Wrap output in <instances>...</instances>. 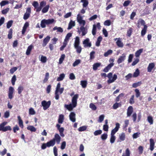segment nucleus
Masks as SVG:
<instances>
[{
  "label": "nucleus",
  "mask_w": 156,
  "mask_h": 156,
  "mask_svg": "<svg viewBox=\"0 0 156 156\" xmlns=\"http://www.w3.org/2000/svg\"><path fill=\"white\" fill-rule=\"evenodd\" d=\"M79 97L77 94L74 95L72 100V104L69 105H65V107L67 108L69 111H71L73 110V108H75L77 105V100Z\"/></svg>",
  "instance_id": "1"
},
{
  "label": "nucleus",
  "mask_w": 156,
  "mask_h": 156,
  "mask_svg": "<svg viewBox=\"0 0 156 156\" xmlns=\"http://www.w3.org/2000/svg\"><path fill=\"white\" fill-rule=\"evenodd\" d=\"M80 39L78 36L74 38V41L73 44L74 48L76 49V51L78 53H80L82 51V48L80 45Z\"/></svg>",
  "instance_id": "2"
},
{
  "label": "nucleus",
  "mask_w": 156,
  "mask_h": 156,
  "mask_svg": "<svg viewBox=\"0 0 156 156\" xmlns=\"http://www.w3.org/2000/svg\"><path fill=\"white\" fill-rule=\"evenodd\" d=\"M61 84L60 83H58L55 92V99L56 100H58L59 98V95L58 93L60 94H62L64 90V88H60Z\"/></svg>",
  "instance_id": "3"
},
{
  "label": "nucleus",
  "mask_w": 156,
  "mask_h": 156,
  "mask_svg": "<svg viewBox=\"0 0 156 156\" xmlns=\"http://www.w3.org/2000/svg\"><path fill=\"white\" fill-rule=\"evenodd\" d=\"M107 77L108 78V80L107 81L108 84L114 82L117 78V76L116 74H114L112 76V73H108L107 75Z\"/></svg>",
  "instance_id": "4"
},
{
  "label": "nucleus",
  "mask_w": 156,
  "mask_h": 156,
  "mask_svg": "<svg viewBox=\"0 0 156 156\" xmlns=\"http://www.w3.org/2000/svg\"><path fill=\"white\" fill-rule=\"evenodd\" d=\"M54 21V19H44L41 22V26L42 28H44L46 27V25H49L52 23Z\"/></svg>",
  "instance_id": "5"
},
{
  "label": "nucleus",
  "mask_w": 156,
  "mask_h": 156,
  "mask_svg": "<svg viewBox=\"0 0 156 156\" xmlns=\"http://www.w3.org/2000/svg\"><path fill=\"white\" fill-rule=\"evenodd\" d=\"M83 16L80 13L77 16V21L81 26H83L86 24V21L83 19Z\"/></svg>",
  "instance_id": "6"
},
{
  "label": "nucleus",
  "mask_w": 156,
  "mask_h": 156,
  "mask_svg": "<svg viewBox=\"0 0 156 156\" xmlns=\"http://www.w3.org/2000/svg\"><path fill=\"white\" fill-rule=\"evenodd\" d=\"M41 104L42 106L43 107V109L45 110L50 107L51 102L50 101H43L41 102Z\"/></svg>",
  "instance_id": "7"
},
{
  "label": "nucleus",
  "mask_w": 156,
  "mask_h": 156,
  "mask_svg": "<svg viewBox=\"0 0 156 156\" xmlns=\"http://www.w3.org/2000/svg\"><path fill=\"white\" fill-rule=\"evenodd\" d=\"M83 44L84 48L90 47L91 46V43L90 41L89 38H87L83 42Z\"/></svg>",
  "instance_id": "8"
},
{
  "label": "nucleus",
  "mask_w": 156,
  "mask_h": 156,
  "mask_svg": "<svg viewBox=\"0 0 156 156\" xmlns=\"http://www.w3.org/2000/svg\"><path fill=\"white\" fill-rule=\"evenodd\" d=\"M114 40L116 41V43L118 47L121 48L123 47L124 44L122 42L121 38H115L114 39Z\"/></svg>",
  "instance_id": "9"
},
{
  "label": "nucleus",
  "mask_w": 156,
  "mask_h": 156,
  "mask_svg": "<svg viewBox=\"0 0 156 156\" xmlns=\"http://www.w3.org/2000/svg\"><path fill=\"white\" fill-rule=\"evenodd\" d=\"M31 13V8L30 7L27 8L26 11L23 16V19L25 20L27 19L29 17Z\"/></svg>",
  "instance_id": "10"
},
{
  "label": "nucleus",
  "mask_w": 156,
  "mask_h": 156,
  "mask_svg": "<svg viewBox=\"0 0 156 156\" xmlns=\"http://www.w3.org/2000/svg\"><path fill=\"white\" fill-rule=\"evenodd\" d=\"M126 54L125 53H123L121 56H120L117 61L118 64H120L123 62L126 59Z\"/></svg>",
  "instance_id": "11"
},
{
  "label": "nucleus",
  "mask_w": 156,
  "mask_h": 156,
  "mask_svg": "<svg viewBox=\"0 0 156 156\" xmlns=\"http://www.w3.org/2000/svg\"><path fill=\"white\" fill-rule=\"evenodd\" d=\"M115 125V127L112 130L111 135H115V133L118 131L119 128L120 124L119 123H116Z\"/></svg>",
  "instance_id": "12"
},
{
  "label": "nucleus",
  "mask_w": 156,
  "mask_h": 156,
  "mask_svg": "<svg viewBox=\"0 0 156 156\" xmlns=\"http://www.w3.org/2000/svg\"><path fill=\"white\" fill-rule=\"evenodd\" d=\"M57 129L58 130L59 132L60 135L62 137H64L65 135L63 133L64 129L63 127H61L60 125L58 124H57L56 125Z\"/></svg>",
  "instance_id": "13"
},
{
  "label": "nucleus",
  "mask_w": 156,
  "mask_h": 156,
  "mask_svg": "<svg viewBox=\"0 0 156 156\" xmlns=\"http://www.w3.org/2000/svg\"><path fill=\"white\" fill-rule=\"evenodd\" d=\"M14 89L12 87H10L8 91V97L9 99H12L13 97V94L14 92Z\"/></svg>",
  "instance_id": "14"
},
{
  "label": "nucleus",
  "mask_w": 156,
  "mask_h": 156,
  "mask_svg": "<svg viewBox=\"0 0 156 156\" xmlns=\"http://www.w3.org/2000/svg\"><path fill=\"white\" fill-rule=\"evenodd\" d=\"M52 139L54 140L55 142H56L57 144H59L60 142L61 138L58 134L56 133L55 135L54 138Z\"/></svg>",
  "instance_id": "15"
},
{
  "label": "nucleus",
  "mask_w": 156,
  "mask_h": 156,
  "mask_svg": "<svg viewBox=\"0 0 156 156\" xmlns=\"http://www.w3.org/2000/svg\"><path fill=\"white\" fill-rule=\"evenodd\" d=\"M155 64L154 63H151L149 64L147 68V71L148 72H151L152 69L155 67Z\"/></svg>",
  "instance_id": "16"
},
{
  "label": "nucleus",
  "mask_w": 156,
  "mask_h": 156,
  "mask_svg": "<svg viewBox=\"0 0 156 156\" xmlns=\"http://www.w3.org/2000/svg\"><path fill=\"white\" fill-rule=\"evenodd\" d=\"M75 115V114L73 112H71L69 115L70 119L73 122L76 121Z\"/></svg>",
  "instance_id": "17"
},
{
  "label": "nucleus",
  "mask_w": 156,
  "mask_h": 156,
  "mask_svg": "<svg viewBox=\"0 0 156 156\" xmlns=\"http://www.w3.org/2000/svg\"><path fill=\"white\" fill-rule=\"evenodd\" d=\"M114 65L113 63H111L103 69V71L105 72H107Z\"/></svg>",
  "instance_id": "18"
},
{
  "label": "nucleus",
  "mask_w": 156,
  "mask_h": 156,
  "mask_svg": "<svg viewBox=\"0 0 156 156\" xmlns=\"http://www.w3.org/2000/svg\"><path fill=\"white\" fill-rule=\"evenodd\" d=\"M150 150L152 151L154 149V140L152 139H150Z\"/></svg>",
  "instance_id": "19"
},
{
  "label": "nucleus",
  "mask_w": 156,
  "mask_h": 156,
  "mask_svg": "<svg viewBox=\"0 0 156 156\" xmlns=\"http://www.w3.org/2000/svg\"><path fill=\"white\" fill-rule=\"evenodd\" d=\"M80 30L82 33V35L83 36H84L87 33V30L84 27L81 26Z\"/></svg>",
  "instance_id": "20"
},
{
  "label": "nucleus",
  "mask_w": 156,
  "mask_h": 156,
  "mask_svg": "<svg viewBox=\"0 0 156 156\" xmlns=\"http://www.w3.org/2000/svg\"><path fill=\"white\" fill-rule=\"evenodd\" d=\"M133 112V108L132 106H130L128 108L127 111V116L129 117L131 115Z\"/></svg>",
  "instance_id": "21"
},
{
  "label": "nucleus",
  "mask_w": 156,
  "mask_h": 156,
  "mask_svg": "<svg viewBox=\"0 0 156 156\" xmlns=\"http://www.w3.org/2000/svg\"><path fill=\"white\" fill-rule=\"evenodd\" d=\"M47 146L48 147H52L54 146L55 144V143L54 141V140H53V139H52L49 141L47 142Z\"/></svg>",
  "instance_id": "22"
},
{
  "label": "nucleus",
  "mask_w": 156,
  "mask_h": 156,
  "mask_svg": "<svg viewBox=\"0 0 156 156\" xmlns=\"http://www.w3.org/2000/svg\"><path fill=\"white\" fill-rule=\"evenodd\" d=\"M50 37L49 36H47L45 38L43 42V46H45L48 43L50 39Z\"/></svg>",
  "instance_id": "23"
},
{
  "label": "nucleus",
  "mask_w": 156,
  "mask_h": 156,
  "mask_svg": "<svg viewBox=\"0 0 156 156\" xmlns=\"http://www.w3.org/2000/svg\"><path fill=\"white\" fill-rule=\"evenodd\" d=\"M72 34L71 33H68L66 36L64 42L68 43L70 38L72 36Z\"/></svg>",
  "instance_id": "24"
},
{
  "label": "nucleus",
  "mask_w": 156,
  "mask_h": 156,
  "mask_svg": "<svg viewBox=\"0 0 156 156\" xmlns=\"http://www.w3.org/2000/svg\"><path fill=\"white\" fill-rule=\"evenodd\" d=\"M64 119V116L62 114L59 115L58 119V122L59 123L62 124Z\"/></svg>",
  "instance_id": "25"
},
{
  "label": "nucleus",
  "mask_w": 156,
  "mask_h": 156,
  "mask_svg": "<svg viewBox=\"0 0 156 156\" xmlns=\"http://www.w3.org/2000/svg\"><path fill=\"white\" fill-rule=\"evenodd\" d=\"M29 25V23L28 22H26L24 24L23 29L22 30V34H23Z\"/></svg>",
  "instance_id": "26"
},
{
  "label": "nucleus",
  "mask_w": 156,
  "mask_h": 156,
  "mask_svg": "<svg viewBox=\"0 0 156 156\" xmlns=\"http://www.w3.org/2000/svg\"><path fill=\"white\" fill-rule=\"evenodd\" d=\"M27 129L31 132H35L36 131V128L32 126H29L27 127Z\"/></svg>",
  "instance_id": "27"
},
{
  "label": "nucleus",
  "mask_w": 156,
  "mask_h": 156,
  "mask_svg": "<svg viewBox=\"0 0 156 156\" xmlns=\"http://www.w3.org/2000/svg\"><path fill=\"white\" fill-rule=\"evenodd\" d=\"M138 28H140L139 25L141 24L142 25H143L144 27V26H146L145 24V21L142 19H140L138 21Z\"/></svg>",
  "instance_id": "28"
},
{
  "label": "nucleus",
  "mask_w": 156,
  "mask_h": 156,
  "mask_svg": "<svg viewBox=\"0 0 156 156\" xmlns=\"http://www.w3.org/2000/svg\"><path fill=\"white\" fill-rule=\"evenodd\" d=\"M33 47V46L32 45H30L28 47L26 52V54L27 55H29L30 54V52L32 49Z\"/></svg>",
  "instance_id": "29"
},
{
  "label": "nucleus",
  "mask_w": 156,
  "mask_h": 156,
  "mask_svg": "<svg viewBox=\"0 0 156 156\" xmlns=\"http://www.w3.org/2000/svg\"><path fill=\"white\" fill-rule=\"evenodd\" d=\"M143 51V49H140L137 50L135 53V56L136 57H139Z\"/></svg>",
  "instance_id": "30"
},
{
  "label": "nucleus",
  "mask_w": 156,
  "mask_h": 156,
  "mask_svg": "<svg viewBox=\"0 0 156 156\" xmlns=\"http://www.w3.org/2000/svg\"><path fill=\"white\" fill-rule=\"evenodd\" d=\"M65 75L64 73H62L60 74L59 77H58L57 79V81H62L64 78Z\"/></svg>",
  "instance_id": "31"
},
{
  "label": "nucleus",
  "mask_w": 156,
  "mask_h": 156,
  "mask_svg": "<svg viewBox=\"0 0 156 156\" xmlns=\"http://www.w3.org/2000/svg\"><path fill=\"white\" fill-rule=\"evenodd\" d=\"M102 39L101 36H99L97 39V41L96 42L95 45L97 46L98 47L100 45V43Z\"/></svg>",
  "instance_id": "32"
},
{
  "label": "nucleus",
  "mask_w": 156,
  "mask_h": 156,
  "mask_svg": "<svg viewBox=\"0 0 156 156\" xmlns=\"http://www.w3.org/2000/svg\"><path fill=\"white\" fill-rule=\"evenodd\" d=\"M147 26H144L143 29L141 31V35L143 36L146 33L147 29Z\"/></svg>",
  "instance_id": "33"
},
{
  "label": "nucleus",
  "mask_w": 156,
  "mask_h": 156,
  "mask_svg": "<svg viewBox=\"0 0 156 156\" xmlns=\"http://www.w3.org/2000/svg\"><path fill=\"white\" fill-rule=\"evenodd\" d=\"M19 121V124L21 128H23V122L22 120L21 119V117L20 116H18L17 117Z\"/></svg>",
  "instance_id": "34"
},
{
  "label": "nucleus",
  "mask_w": 156,
  "mask_h": 156,
  "mask_svg": "<svg viewBox=\"0 0 156 156\" xmlns=\"http://www.w3.org/2000/svg\"><path fill=\"white\" fill-rule=\"evenodd\" d=\"M75 25V21L71 20L69 23V27H68V29L69 30L70 29L72 28V27L74 26Z\"/></svg>",
  "instance_id": "35"
},
{
  "label": "nucleus",
  "mask_w": 156,
  "mask_h": 156,
  "mask_svg": "<svg viewBox=\"0 0 156 156\" xmlns=\"http://www.w3.org/2000/svg\"><path fill=\"white\" fill-rule=\"evenodd\" d=\"M115 139L116 137L115 135H111L110 141L111 144L114 143L115 141Z\"/></svg>",
  "instance_id": "36"
},
{
  "label": "nucleus",
  "mask_w": 156,
  "mask_h": 156,
  "mask_svg": "<svg viewBox=\"0 0 156 156\" xmlns=\"http://www.w3.org/2000/svg\"><path fill=\"white\" fill-rule=\"evenodd\" d=\"M147 120L150 125H152L153 123V120L152 117L151 116H149L147 117Z\"/></svg>",
  "instance_id": "37"
},
{
  "label": "nucleus",
  "mask_w": 156,
  "mask_h": 156,
  "mask_svg": "<svg viewBox=\"0 0 156 156\" xmlns=\"http://www.w3.org/2000/svg\"><path fill=\"white\" fill-rule=\"evenodd\" d=\"M53 30H57V31L58 32L62 33L63 31V30L62 28L61 27H58L55 26L53 29Z\"/></svg>",
  "instance_id": "38"
},
{
  "label": "nucleus",
  "mask_w": 156,
  "mask_h": 156,
  "mask_svg": "<svg viewBox=\"0 0 156 156\" xmlns=\"http://www.w3.org/2000/svg\"><path fill=\"white\" fill-rule=\"evenodd\" d=\"M96 26L95 24H94L93 26V28L92 31V34L94 36L96 34Z\"/></svg>",
  "instance_id": "39"
},
{
  "label": "nucleus",
  "mask_w": 156,
  "mask_h": 156,
  "mask_svg": "<svg viewBox=\"0 0 156 156\" xmlns=\"http://www.w3.org/2000/svg\"><path fill=\"white\" fill-rule=\"evenodd\" d=\"M87 84V82L86 80H82L80 81V85L83 88L86 87Z\"/></svg>",
  "instance_id": "40"
},
{
  "label": "nucleus",
  "mask_w": 156,
  "mask_h": 156,
  "mask_svg": "<svg viewBox=\"0 0 156 156\" xmlns=\"http://www.w3.org/2000/svg\"><path fill=\"white\" fill-rule=\"evenodd\" d=\"M130 151L129 148L126 149L125 153H123L122 156H130Z\"/></svg>",
  "instance_id": "41"
},
{
  "label": "nucleus",
  "mask_w": 156,
  "mask_h": 156,
  "mask_svg": "<svg viewBox=\"0 0 156 156\" xmlns=\"http://www.w3.org/2000/svg\"><path fill=\"white\" fill-rule=\"evenodd\" d=\"M101 65V64L100 63H96L94 64L93 65V69L94 70H96Z\"/></svg>",
  "instance_id": "42"
},
{
  "label": "nucleus",
  "mask_w": 156,
  "mask_h": 156,
  "mask_svg": "<svg viewBox=\"0 0 156 156\" xmlns=\"http://www.w3.org/2000/svg\"><path fill=\"white\" fill-rule=\"evenodd\" d=\"M81 61L80 59H77L74 62L73 64V67H75L78 66L81 62Z\"/></svg>",
  "instance_id": "43"
},
{
  "label": "nucleus",
  "mask_w": 156,
  "mask_h": 156,
  "mask_svg": "<svg viewBox=\"0 0 156 156\" xmlns=\"http://www.w3.org/2000/svg\"><path fill=\"white\" fill-rule=\"evenodd\" d=\"M39 59L41 62L44 63H45L47 60L46 57L43 55H41L40 58H39Z\"/></svg>",
  "instance_id": "44"
},
{
  "label": "nucleus",
  "mask_w": 156,
  "mask_h": 156,
  "mask_svg": "<svg viewBox=\"0 0 156 156\" xmlns=\"http://www.w3.org/2000/svg\"><path fill=\"white\" fill-rule=\"evenodd\" d=\"M140 71L138 69H137L135 70V71L133 73V76L134 77H137L139 75Z\"/></svg>",
  "instance_id": "45"
},
{
  "label": "nucleus",
  "mask_w": 156,
  "mask_h": 156,
  "mask_svg": "<svg viewBox=\"0 0 156 156\" xmlns=\"http://www.w3.org/2000/svg\"><path fill=\"white\" fill-rule=\"evenodd\" d=\"M65 57V54H62L61 55L59 61V64H61L62 63Z\"/></svg>",
  "instance_id": "46"
},
{
  "label": "nucleus",
  "mask_w": 156,
  "mask_h": 156,
  "mask_svg": "<svg viewBox=\"0 0 156 156\" xmlns=\"http://www.w3.org/2000/svg\"><path fill=\"white\" fill-rule=\"evenodd\" d=\"M81 2L83 3V7H86L88 4V2L87 0H81Z\"/></svg>",
  "instance_id": "47"
},
{
  "label": "nucleus",
  "mask_w": 156,
  "mask_h": 156,
  "mask_svg": "<svg viewBox=\"0 0 156 156\" xmlns=\"http://www.w3.org/2000/svg\"><path fill=\"white\" fill-rule=\"evenodd\" d=\"M119 138L121 141H124L125 139V135L124 133H122L119 135Z\"/></svg>",
  "instance_id": "48"
},
{
  "label": "nucleus",
  "mask_w": 156,
  "mask_h": 156,
  "mask_svg": "<svg viewBox=\"0 0 156 156\" xmlns=\"http://www.w3.org/2000/svg\"><path fill=\"white\" fill-rule=\"evenodd\" d=\"M49 7V5H46L43 9L42 10V12L43 13H45L47 12L48 10Z\"/></svg>",
  "instance_id": "49"
},
{
  "label": "nucleus",
  "mask_w": 156,
  "mask_h": 156,
  "mask_svg": "<svg viewBox=\"0 0 156 156\" xmlns=\"http://www.w3.org/2000/svg\"><path fill=\"white\" fill-rule=\"evenodd\" d=\"M87 126H83L81 127H79L78 129V130L79 131L81 132V131H83L86 130L87 128Z\"/></svg>",
  "instance_id": "50"
},
{
  "label": "nucleus",
  "mask_w": 156,
  "mask_h": 156,
  "mask_svg": "<svg viewBox=\"0 0 156 156\" xmlns=\"http://www.w3.org/2000/svg\"><path fill=\"white\" fill-rule=\"evenodd\" d=\"M35 111L34 109L31 108L29 109V114L30 115H34L35 114Z\"/></svg>",
  "instance_id": "51"
},
{
  "label": "nucleus",
  "mask_w": 156,
  "mask_h": 156,
  "mask_svg": "<svg viewBox=\"0 0 156 156\" xmlns=\"http://www.w3.org/2000/svg\"><path fill=\"white\" fill-rule=\"evenodd\" d=\"M140 133L139 132L134 133L133 135V139H136L139 137Z\"/></svg>",
  "instance_id": "52"
},
{
  "label": "nucleus",
  "mask_w": 156,
  "mask_h": 156,
  "mask_svg": "<svg viewBox=\"0 0 156 156\" xmlns=\"http://www.w3.org/2000/svg\"><path fill=\"white\" fill-rule=\"evenodd\" d=\"M108 137V135L107 133H105L101 136V138L103 140H106Z\"/></svg>",
  "instance_id": "53"
},
{
  "label": "nucleus",
  "mask_w": 156,
  "mask_h": 156,
  "mask_svg": "<svg viewBox=\"0 0 156 156\" xmlns=\"http://www.w3.org/2000/svg\"><path fill=\"white\" fill-rule=\"evenodd\" d=\"M102 133V131L101 130H98L95 131L94 132V135L95 136H98L101 134Z\"/></svg>",
  "instance_id": "54"
},
{
  "label": "nucleus",
  "mask_w": 156,
  "mask_h": 156,
  "mask_svg": "<svg viewBox=\"0 0 156 156\" xmlns=\"http://www.w3.org/2000/svg\"><path fill=\"white\" fill-rule=\"evenodd\" d=\"M141 83H142L141 81L138 82L137 83H133L132 85V87H133L136 88L140 86Z\"/></svg>",
  "instance_id": "55"
},
{
  "label": "nucleus",
  "mask_w": 156,
  "mask_h": 156,
  "mask_svg": "<svg viewBox=\"0 0 156 156\" xmlns=\"http://www.w3.org/2000/svg\"><path fill=\"white\" fill-rule=\"evenodd\" d=\"M49 73H46L45 77L43 80V82L44 83H45L48 81L49 78Z\"/></svg>",
  "instance_id": "56"
},
{
  "label": "nucleus",
  "mask_w": 156,
  "mask_h": 156,
  "mask_svg": "<svg viewBox=\"0 0 156 156\" xmlns=\"http://www.w3.org/2000/svg\"><path fill=\"white\" fill-rule=\"evenodd\" d=\"M9 2L8 1L6 0H3L2 1L1 3H0V5L2 7L5 5L9 3Z\"/></svg>",
  "instance_id": "57"
},
{
  "label": "nucleus",
  "mask_w": 156,
  "mask_h": 156,
  "mask_svg": "<svg viewBox=\"0 0 156 156\" xmlns=\"http://www.w3.org/2000/svg\"><path fill=\"white\" fill-rule=\"evenodd\" d=\"M111 21L110 20H107L105 21L104 23V24L105 26H109L111 24Z\"/></svg>",
  "instance_id": "58"
},
{
  "label": "nucleus",
  "mask_w": 156,
  "mask_h": 156,
  "mask_svg": "<svg viewBox=\"0 0 156 156\" xmlns=\"http://www.w3.org/2000/svg\"><path fill=\"white\" fill-rule=\"evenodd\" d=\"M121 106V104L120 103H116L113 106V108L114 109H116L119 107Z\"/></svg>",
  "instance_id": "59"
},
{
  "label": "nucleus",
  "mask_w": 156,
  "mask_h": 156,
  "mask_svg": "<svg viewBox=\"0 0 156 156\" xmlns=\"http://www.w3.org/2000/svg\"><path fill=\"white\" fill-rule=\"evenodd\" d=\"M113 51L112 50H109L104 54V56L105 57L108 56L109 55L112 53Z\"/></svg>",
  "instance_id": "60"
},
{
  "label": "nucleus",
  "mask_w": 156,
  "mask_h": 156,
  "mask_svg": "<svg viewBox=\"0 0 156 156\" xmlns=\"http://www.w3.org/2000/svg\"><path fill=\"white\" fill-rule=\"evenodd\" d=\"M90 107L92 110H95L97 109V107L93 103H91L90 105Z\"/></svg>",
  "instance_id": "61"
},
{
  "label": "nucleus",
  "mask_w": 156,
  "mask_h": 156,
  "mask_svg": "<svg viewBox=\"0 0 156 156\" xmlns=\"http://www.w3.org/2000/svg\"><path fill=\"white\" fill-rule=\"evenodd\" d=\"M16 80V76L15 75H14L12 77V80H11V82L12 84L13 85H14L15 83V82Z\"/></svg>",
  "instance_id": "62"
},
{
  "label": "nucleus",
  "mask_w": 156,
  "mask_h": 156,
  "mask_svg": "<svg viewBox=\"0 0 156 156\" xmlns=\"http://www.w3.org/2000/svg\"><path fill=\"white\" fill-rule=\"evenodd\" d=\"M23 90V87L21 86H19L17 89L18 94H20Z\"/></svg>",
  "instance_id": "63"
},
{
  "label": "nucleus",
  "mask_w": 156,
  "mask_h": 156,
  "mask_svg": "<svg viewBox=\"0 0 156 156\" xmlns=\"http://www.w3.org/2000/svg\"><path fill=\"white\" fill-rule=\"evenodd\" d=\"M12 23L13 21L12 20H10L8 21L7 24V27L8 28H9L11 27Z\"/></svg>",
  "instance_id": "64"
}]
</instances>
